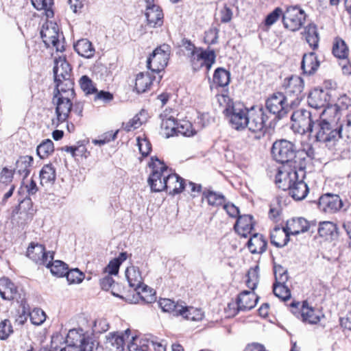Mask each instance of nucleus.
Segmentation results:
<instances>
[{"label": "nucleus", "mask_w": 351, "mask_h": 351, "mask_svg": "<svg viewBox=\"0 0 351 351\" xmlns=\"http://www.w3.org/2000/svg\"><path fill=\"white\" fill-rule=\"evenodd\" d=\"M271 152L277 162L287 165L290 169H306L315 156L311 145L297 150L294 143L285 139L276 141Z\"/></svg>", "instance_id": "f257e3e1"}, {"label": "nucleus", "mask_w": 351, "mask_h": 351, "mask_svg": "<svg viewBox=\"0 0 351 351\" xmlns=\"http://www.w3.org/2000/svg\"><path fill=\"white\" fill-rule=\"evenodd\" d=\"M305 169H290L287 172L279 171L275 182L279 189L289 190V195L295 200L304 199L308 193V188L304 181Z\"/></svg>", "instance_id": "f03ea898"}, {"label": "nucleus", "mask_w": 351, "mask_h": 351, "mask_svg": "<svg viewBox=\"0 0 351 351\" xmlns=\"http://www.w3.org/2000/svg\"><path fill=\"white\" fill-rule=\"evenodd\" d=\"M221 97L223 99L221 106L223 108L222 113L224 121L231 129L237 132L245 130L250 109L243 104L234 101L227 94L221 93Z\"/></svg>", "instance_id": "7ed1b4c3"}, {"label": "nucleus", "mask_w": 351, "mask_h": 351, "mask_svg": "<svg viewBox=\"0 0 351 351\" xmlns=\"http://www.w3.org/2000/svg\"><path fill=\"white\" fill-rule=\"evenodd\" d=\"M148 167L151 169L147 179L148 184L152 192H161L167 189V183L165 180L167 175L171 171L169 168L162 160L157 157H152L148 163Z\"/></svg>", "instance_id": "20e7f679"}, {"label": "nucleus", "mask_w": 351, "mask_h": 351, "mask_svg": "<svg viewBox=\"0 0 351 351\" xmlns=\"http://www.w3.org/2000/svg\"><path fill=\"white\" fill-rule=\"evenodd\" d=\"M40 36L47 48L55 49L61 53L65 51V40L56 23L46 21L42 26Z\"/></svg>", "instance_id": "39448f33"}, {"label": "nucleus", "mask_w": 351, "mask_h": 351, "mask_svg": "<svg viewBox=\"0 0 351 351\" xmlns=\"http://www.w3.org/2000/svg\"><path fill=\"white\" fill-rule=\"evenodd\" d=\"M339 134L338 128L332 127L327 120L319 117L309 136L314 138L316 142H322L326 146H330L338 141Z\"/></svg>", "instance_id": "423d86ee"}, {"label": "nucleus", "mask_w": 351, "mask_h": 351, "mask_svg": "<svg viewBox=\"0 0 351 351\" xmlns=\"http://www.w3.org/2000/svg\"><path fill=\"white\" fill-rule=\"evenodd\" d=\"M171 51L169 45L162 44L157 47L147 60V69L159 75L168 64Z\"/></svg>", "instance_id": "0eeeda50"}, {"label": "nucleus", "mask_w": 351, "mask_h": 351, "mask_svg": "<svg viewBox=\"0 0 351 351\" xmlns=\"http://www.w3.org/2000/svg\"><path fill=\"white\" fill-rule=\"evenodd\" d=\"M247 123L245 129L247 128L250 132L254 134V138L261 139L263 138L267 131L266 122L268 117L262 108L255 110L252 107L247 114Z\"/></svg>", "instance_id": "6e6552de"}, {"label": "nucleus", "mask_w": 351, "mask_h": 351, "mask_svg": "<svg viewBox=\"0 0 351 351\" xmlns=\"http://www.w3.org/2000/svg\"><path fill=\"white\" fill-rule=\"evenodd\" d=\"M282 88L285 90L284 96L289 101L290 106H298L303 98V80L296 75H292L284 80Z\"/></svg>", "instance_id": "1a4fd4ad"}, {"label": "nucleus", "mask_w": 351, "mask_h": 351, "mask_svg": "<svg viewBox=\"0 0 351 351\" xmlns=\"http://www.w3.org/2000/svg\"><path fill=\"white\" fill-rule=\"evenodd\" d=\"M317 119L312 115L310 111L303 108L298 109L294 111L291 117L293 122L292 129L295 132L301 134H310Z\"/></svg>", "instance_id": "9d476101"}, {"label": "nucleus", "mask_w": 351, "mask_h": 351, "mask_svg": "<svg viewBox=\"0 0 351 351\" xmlns=\"http://www.w3.org/2000/svg\"><path fill=\"white\" fill-rule=\"evenodd\" d=\"M66 342V346L78 347L80 351H93L94 342L87 332L82 328H73L69 330Z\"/></svg>", "instance_id": "9b49d317"}, {"label": "nucleus", "mask_w": 351, "mask_h": 351, "mask_svg": "<svg viewBox=\"0 0 351 351\" xmlns=\"http://www.w3.org/2000/svg\"><path fill=\"white\" fill-rule=\"evenodd\" d=\"M305 12L298 6H289L282 14V23L286 29L292 32L299 30L306 20Z\"/></svg>", "instance_id": "f8f14e48"}, {"label": "nucleus", "mask_w": 351, "mask_h": 351, "mask_svg": "<svg viewBox=\"0 0 351 351\" xmlns=\"http://www.w3.org/2000/svg\"><path fill=\"white\" fill-rule=\"evenodd\" d=\"M265 107L267 111L276 115L278 119L285 117L291 108L289 101L281 93H276L271 95L265 101Z\"/></svg>", "instance_id": "ddd939ff"}, {"label": "nucleus", "mask_w": 351, "mask_h": 351, "mask_svg": "<svg viewBox=\"0 0 351 351\" xmlns=\"http://www.w3.org/2000/svg\"><path fill=\"white\" fill-rule=\"evenodd\" d=\"M75 97H65L53 95L52 103L56 106V121H53V124L56 126L66 121L71 114L73 108V101Z\"/></svg>", "instance_id": "4468645a"}, {"label": "nucleus", "mask_w": 351, "mask_h": 351, "mask_svg": "<svg viewBox=\"0 0 351 351\" xmlns=\"http://www.w3.org/2000/svg\"><path fill=\"white\" fill-rule=\"evenodd\" d=\"M52 254L55 252L47 251L44 245L35 242H31L26 251V256L38 267L48 265Z\"/></svg>", "instance_id": "2eb2a0df"}, {"label": "nucleus", "mask_w": 351, "mask_h": 351, "mask_svg": "<svg viewBox=\"0 0 351 351\" xmlns=\"http://www.w3.org/2000/svg\"><path fill=\"white\" fill-rule=\"evenodd\" d=\"M215 61V54L213 50L199 47L190 56L189 62L193 69L198 70L206 66L209 71Z\"/></svg>", "instance_id": "dca6fc26"}, {"label": "nucleus", "mask_w": 351, "mask_h": 351, "mask_svg": "<svg viewBox=\"0 0 351 351\" xmlns=\"http://www.w3.org/2000/svg\"><path fill=\"white\" fill-rule=\"evenodd\" d=\"M162 77L161 75H154L152 71L139 72L135 76L133 90L137 94L147 93L152 90L154 82L157 81L159 83Z\"/></svg>", "instance_id": "f3484780"}, {"label": "nucleus", "mask_w": 351, "mask_h": 351, "mask_svg": "<svg viewBox=\"0 0 351 351\" xmlns=\"http://www.w3.org/2000/svg\"><path fill=\"white\" fill-rule=\"evenodd\" d=\"M343 206L341 199L338 195L326 193L322 195L318 202L319 208L325 213H335Z\"/></svg>", "instance_id": "a211bd4d"}, {"label": "nucleus", "mask_w": 351, "mask_h": 351, "mask_svg": "<svg viewBox=\"0 0 351 351\" xmlns=\"http://www.w3.org/2000/svg\"><path fill=\"white\" fill-rule=\"evenodd\" d=\"M0 297L8 302L18 300L21 298L18 287L8 278H0Z\"/></svg>", "instance_id": "6ab92c4d"}, {"label": "nucleus", "mask_w": 351, "mask_h": 351, "mask_svg": "<svg viewBox=\"0 0 351 351\" xmlns=\"http://www.w3.org/2000/svg\"><path fill=\"white\" fill-rule=\"evenodd\" d=\"M145 16L146 24L149 27L156 28L163 25V11L158 5H146Z\"/></svg>", "instance_id": "aec40b11"}, {"label": "nucleus", "mask_w": 351, "mask_h": 351, "mask_svg": "<svg viewBox=\"0 0 351 351\" xmlns=\"http://www.w3.org/2000/svg\"><path fill=\"white\" fill-rule=\"evenodd\" d=\"M53 66L54 81L72 77V68L66 61L65 56H59L55 59Z\"/></svg>", "instance_id": "412c9836"}, {"label": "nucleus", "mask_w": 351, "mask_h": 351, "mask_svg": "<svg viewBox=\"0 0 351 351\" xmlns=\"http://www.w3.org/2000/svg\"><path fill=\"white\" fill-rule=\"evenodd\" d=\"M165 178L167 189L164 191H167L171 195H176L182 193L185 189V180L177 173L173 172L171 169Z\"/></svg>", "instance_id": "4be33fe9"}, {"label": "nucleus", "mask_w": 351, "mask_h": 351, "mask_svg": "<svg viewBox=\"0 0 351 351\" xmlns=\"http://www.w3.org/2000/svg\"><path fill=\"white\" fill-rule=\"evenodd\" d=\"M55 88L53 95L75 97L74 82L73 77L61 79L60 81H54Z\"/></svg>", "instance_id": "5701e85b"}, {"label": "nucleus", "mask_w": 351, "mask_h": 351, "mask_svg": "<svg viewBox=\"0 0 351 351\" xmlns=\"http://www.w3.org/2000/svg\"><path fill=\"white\" fill-rule=\"evenodd\" d=\"M258 297L254 292L243 291L238 296L237 303L239 309L241 311H246L252 309L257 304Z\"/></svg>", "instance_id": "b1692460"}, {"label": "nucleus", "mask_w": 351, "mask_h": 351, "mask_svg": "<svg viewBox=\"0 0 351 351\" xmlns=\"http://www.w3.org/2000/svg\"><path fill=\"white\" fill-rule=\"evenodd\" d=\"M319 66V61L314 52L304 53L301 62V69L303 74L311 75L314 74Z\"/></svg>", "instance_id": "393cba45"}, {"label": "nucleus", "mask_w": 351, "mask_h": 351, "mask_svg": "<svg viewBox=\"0 0 351 351\" xmlns=\"http://www.w3.org/2000/svg\"><path fill=\"white\" fill-rule=\"evenodd\" d=\"M253 217L250 215L239 216L234 225L235 230L241 236L246 237L254 228Z\"/></svg>", "instance_id": "a878e982"}, {"label": "nucleus", "mask_w": 351, "mask_h": 351, "mask_svg": "<svg viewBox=\"0 0 351 351\" xmlns=\"http://www.w3.org/2000/svg\"><path fill=\"white\" fill-rule=\"evenodd\" d=\"M177 125L178 121L175 117L166 114L162 115L161 133L166 138L177 135Z\"/></svg>", "instance_id": "bb28decb"}, {"label": "nucleus", "mask_w": 351, "mask_h": 351, "mask_svg": "<svg viewBox=\"0 0 351 351\" xmlns=\"http://www.w3.org/2000/svg\"><path fill=\"white\" fill-rule=\"evenodd\" d=\"M327 97V93L324 90L315 89L308 97V104L315 109L325 108L328 104Z\"/></svg>", "instance_id": "cd10ccee"}, {"label": "nucleus", "mask_w": 351, "mask_h": 351, "mask_svg": "<svg viewBox=\"0 0 351 351\" xmlns=\"http://www.w3.org/2000/svg\"><path fill=\"white\" fill-rule=\"evenodd\" d=\"M289 232L287 228H275L271 232V243L277 247H282L289 241Z\"/></svg>", "instance_id": "c85d7f7f"}, {"label": "nucleus", "mask_w": 351, "mask_h": 351, "mask_svg": "<svg viewBox=\"0 0 351 351\" xmlns=\"http://www.w3.org/2000/svg\"><path fill=\"white\" fill-rule=\"evenodd\" d=\"M318 233L326 240L333 241L338 237V228L335 223L331 221L319 223Z\"/></svg>", "instance_id": "c756f323"}, {"label": "nucleus", "mask_w": 351, "mask_h": 351, "mask_svg": "<svg viewBox=\"0 0 351 351\" xmlns=\"http://www.w3.org/2000/svg\"><path fill=\"white\" fill-rule=\"evenodd\" d=\"M252 254H262L266 250L267 241L262 234L254 233L247 242Z\"/></svg>", "instance_id": "7c9ffc66"}, {"label": "nucleus", "mask_w": 351, "mask_h": 351, "mask_svg": "<svg viewBox=\"0 0 351 351\" xmlns=\"http://www.w3.org/2000/svg\"><path fill=\"white\" fill-rule=\"evenodd\" d=\"M74 49L80 56L85 58H93L95 53V49L92 43L86 38L77 40L74 45Z\"/></svg>", "instance_id": "2f4dec72"}, {"label": "nucleus", "mask_w": 351, "mask_h": 351, "mask_svg": "<svg viewBox=\"0 0 351 351\" xmlns=\"http://www.w3.org/2000/svg\"><path fill=\"white\" fill-rule=\"evenodd\" d=\"M286 228L290 234L297 235L308 230V222L302 217L292 219L287 221Z\"/></svg>", "instance_id": "473e14b6"}, {"label": "nucleus", "mask_w": 351, "mask_h": 351, "mask_svg": "<svg viewBox=\"0 0 351 351\" xmlns=\"http://www.w3.org/2000/svg\"><path fill=\"white\" fill-rule=\"evenodd\" d=\"M303 35L306 43L313 49L318 47L319 36L317 26L315 24L310 23L304 27Z\"/></svg>", "instance_id": "72a5a7b5"}, {"label": "nucleus", "mask_w": 351, "mask_h": 351, "mask_svg": "<svg viewBox=\"0 0 351 351\" xmlns=\"http://www.w3.org/2000/svg\"><path fill=\"white\" fill-rule=\"evenodd\" d=\"M125 276L130 286L134 289L139 288L140 285L143 284L141 272L137 267L130 266L127 267Z\"/></svg>", "instance_id": "f704fd0d"}, {"label": "nucleus", "mask_w": 351, "mask_h": 351, "mask_svg": "<svg viewBox=\"0 0 351 351\" xmlns=\"http://www.w3.org/2000/svg\"><path fill=\"white\" fill-rule=\"evenodd\" d=\"M147 113L146 110H141L132 119L128 122L123 123V128L126 132L139 128L144 123L147 121Z\"/></svg>", "instance_id": "c9c22d12"}, {"label": "nucleus", "mask_w": 351, "mask_h": 351, "mask_svg": "<svg viewBox=\"0 0 351 351\" xmlns=\"http://www.w3.org/2000/svg\"><path fill=\"white\" fill-rule=\"evenodd\" d=\"M179 316H182L184 319L189 321H199L202 319L204 313L201 309L186 306L184 302Z\"/></svg>", "instance_id": "e433bc0d"}, {"label": "nucleus", "mask_w": 351, "mask_h": 351, "mask_svg": "<svg viewBox=\"0 0 351 351\" xmlns=\"http://www.w3.org/2000/svg\"><path fill=\"white\" fill-rule=\"evenodd\" d=\"M54 254H52L51 259L49 258V263L48 265H45L44 267L50 269L51 273L57 277H63L65 276L68 265L62 261H53Z\"/></svg>", "instance_id": "4c0bfd02"}, {"label": "nucleus", "mask_w": 351, "mask_h": 351, "mask_svg": "<svg viewBox=\"0 0 351 351\" xmlns=\"http://www.w3.org/2000/svg\"><path fill=\"white\" fill-rule=\"evenodd\" d=\"M184 302H177L168 299L161 298L159 300V306L164 312H168L175 316H179L181 307Z\"/></svg>", "instance_id": "58836bf2"}, {"label": "nucleus", "mask_w": 351, "mask_h": 351, "mask_svg": "<svg viewBox=\"0 0 351 351\" xmlns=\"http://www.w3.org/2000/svg\"><path fill=\"white\" fill-rule=\"evenodd\" d=\"M34 162V158L31 156H21L16 161V169L19 174L27 178L30 173V168Z\"/></svg>", "instance_id": "ea45409f"}, {"label": "nucleus", "mask_w": 351, "mask_h": 351, "mask_svg": "<svg viewBox=\"0 0 351 351\" xmlns=\"http://www.w3.org/2000/svg\"><path fill=\"white\" fill-rule=\"evenodd\" d=\"M40 184H52L56 178V168L51 164L45 165L40 171Z\"/></svg>", "instance_id": "a19ab883"}, {"label": "nucleus", "mask_w": 351, "mask_h": 351, "mask_svg": "<svg viewBox=\"0 0 351 351\" xmlns=\"http://www.w3.org/2000/svg\"><path fill=\"white\" fill-rule=\"evenodd\" d=\"M348 53V47L345 41L339 37L335 38L332 45V54L339 59H345Z\"/></svg>", "instance_id": "79ce46f5"}, {"label": "nucleus", "mask_w": 351, "mask_h": 351, "mask_svg": "<svg viewBox=\"0 0 351 351\" xmlns=\"http://www.w3.org/2000/svg\"><path fill=\"white\" fill-rule=\"evenodd\" d=\"M14 214H25V218L32 219L34 214L33 209V203L29 197L23 199L19 206L14 210Z\"/></svg>", "instance_id": "37998d69"}, {"label": "nucleus", "mask_w": 351, "mask_h": 351, "mask_svg": "<svg viewBox=\"0 0 351 351\" xmlns=\"http://www.w3.org/2000/svg\"><path fill=\"white\" fill-rule=\"evenodd\" d=\"M301 317L304 322L311 324H315L320 321L319 315L315 314V310L308 306L307 302H304L301 306Z\"/></svg>", "instance_id": "c03bdc74"}, {"label": "nucleus", "mask_w": 351, "mask_h": 351, "mask_svg": "<svg viewBox=\"0 0 351 351\" xmlns=\"http://www.w3.org/2000/svg\"><path fill=\"white\" fill-rule=\"evenodd\" d=\"M134 290L137 292L140 298L145 303H152L156 300V291L144 283L140 285L139 288H136Z\"/></svg>", "instance_id": "a18cd8bd"}, {"label": "nucleus", "mask_w": 351, "mask_h": 351, "mask_svg": "<svg viewBox=\"0 0 351 351\" xmlns=\"http://www.w3.org/2000/svg\"><path fill=\"white\" fill-rule=\"evenodd\" d=\"M54 152V144L51 139L43 141L36 148L37 155L41 159L48 158Z\"/></svg>", "instance_id": "49530a36"}, {"label": "nucleus", "mask_w": 351, "mask_h": 351, "mask_svg": "<svg viewBox=\"0 0 351 351\" xmlns=\"http://www.w3.org/2000/svg\"><path fill=\"white\" fill-rule=\"evenodd\" d=\"M78 82L80 88L86 95H95L97 91L96 84L88 75H82Z\"/></svg>", "instance_id": "de8ad7c7"}, {"label": "nucleus", "mask_w": 351, "mask_h": 351, "mask_svg": "<svg viewBox=\"0 0 351 351\" xmlns=\"http://www.w3.org/2000/svg\"><path fill=\"white\" fill-rule=\"evenodd\" d=\"M33 6L38 10H44L47 18L53 16V0H31Z\"/></svg>", "instance_id": "09e8293b"}, {"label": "nucleus", "mask_w": 351, "mask_h": 351, "mask_svg": "<svg viewBox=\"0 0 351 351\" xmlns=\"http://www.w3.org/2000/svg\"><path fill=\"white\" fill-rule=\"evenodd\" d=\"M107 343L116 351H121L125 345L124 335L119 332L110 333L107 337Z\"/></svg>", "instance_id": "8fccbe9b"}, {"label": "nucleus", "mask_w": 351, "mask_h": 351, "mask_svg": "<svg viewBox=\"0 0 351 351\" xmlns=\"http://www.w3.org/2000/svg\"><path fill=\"white\" fill-rule=\"evenodd\" d=\"M195 130L192 123L188 120H180L177 125V135H182L184 136L190 137L195 134Z\"/></svg>", "instance_id": "3c124183"}, {"label": "nucleus", "mask_w": 351, "mask_h": 351, "mask_svg": "<svg viewBox=\"0 0 351 351\" xmlns=\"http://www.w3.org/2000/svg\"><path fill=\"white\" fill-rule=\"evenodd\" d=\"M137 145L138 147L139 152L143 158H145L149 155L152 150V143L149 140L143 135V136H138L136 138Z\"/></svg>", "instance_id": "603ef678"}, {"label": "nucleus", "mask_w": 351, "mask_h": 351, "mask_svg": "<svg viewBox=\"0 0 351 351\" xmlns=\"http://www.w3.org/2000/svg\"><path fill=\"white\" fill-rule=\"evenodd\" d=\"M14 333V328L9 319L0 322V340H7Z\"/></svg>", "instance_id": "864d4df0"}, {"label": "nucleus", "mask_w": 351, "mask_h": 351, "mask_svg": "<svg viewBox=\"0 0 351 351\" xmlns=\"http://www.w3.org/2000/svg\"><path fill=\"white\" fill-rule=\"evenodd\" d=\"M273 292L276 297L283 301H287L291 298V291L285 284H274Z\"/></svg>", "instance_id": "5fc2aeb1"}, {"label": "nucleus", "mask_w": 351, "mask_h": 351, "mask_svg": "<svg viewBox=\"0 0 351 351\" xmlns=\"http://www.w3.org/2000/svg\"><path fill=\"white\" fill-rule=\"evenodd\" d=\"M65 276L69 284H79L84 280V274L77 268L72 269L68 268Z\"/></svg>", "instance_id": "6e6d98bb"}, {"label": "nucleus", "mask_w": 351, "mask_h": 351, "mask_svg": "<svg viewBox=\"0 0 351 351\" xmlns=\"http://www.w3.org/2000/svg\"><path fill=\"white\" fill-rule=\"evenodd\" d=\"M221 206H223V210L226 214L234 219H237L239 216V208L232 203L226 202L225 197L221 194Z\"/></svg>", "instance_id": "4d7b16f0"}, {"label": "nucleus", "mask_w": 351, "mask_h": 351, "mask_svg": "<svg viewBox=\"0 0 351 351\" xmlns=\"http://www.w3.org/2000/svg\"><path fill=\"white\" fill-rule=\"evenodd\" d=\"M246 285L248 288L254 290L258 282V266L250 268L247 275Z\"/></svg>", "instance_id": "13d9d810"}, {"label": "nucleus", "mask_w": 351, "mask_h": 351, "mask_svg": "<svg viewBox=\"0 0 351 351\" xmlns=\"http://www.w3.org/2000/svg\"><path fill=\"white\" fill-rule=\"evenodd\" d=\"M29 317L33 324L39 326L45 321L46 315L41 308H34L29 313Z\"/></svg>", "instance_id": "bf43d9fd"}, {"label": "nucleus", "mask_w": 351, "mask_h": 351, "mask_svg": "<svg viewBox=\"0 0 351 351\" xmlns=\"http://www.w3.org/2000/svg\"><path fill=\"white\" fill-rule=\"evenodd\" d=\"M284 14L282 8L277 7L271 13H269L265 19L264 23L267 27H270L274 25L280 16L282 17Z\"/></svg>", "instance_id": "052dcab7"}, {"label": "nucleus", "mask_w": 351, "mask_h": 351, "mask_svg": "<svg viewBox=\"0 0 351 351\" xmlns=\"http://www.w3.org/2000/svg\"><path fill=\"white\" fill-rule=\"evenodd\" d=\"M114 95L106 90H98L95 93L94 101H101L104 105L110 104L114 100Z\"/></svg>", "instance_id": "680f3d73"}, {"label": "nucleus", "mask_w": 351, "mask_h": 351, "mask_svg": "<svg viewBox=\"0 0 351 351\" xmlns=\"http://www.w3.org/2000/svg\"><path fill=\"white\" fill-rule=\"evenodd\" d=\"M338 130L340 132L339 138H345L346 140L351 141V112L347 116L346 123Z\"/></svg>", "instance_id": "e2e57ef3"}, {"label": "nucleus", "mask_w": 351, "mask_h": 351, "mask_svg": "<svg viewBox=\"0 0 351 351\" xmlns=\"http://www.w3.org/2000/svg\"><path fill=\"white\" fill-rule=\"evenodd\" d=\"M276 283L286 284L289 279L287 270L282 266H278L275 269Z\"/></svg>", "instance_id": "0e129e2a"}, {"label": "nucleus", "mask_w": 351, "mask_h": 351, "mask_svg": "<svg viewBox=\"0 0 351 351\" xmlns=\"http://www.w3.org/2000/svg\"><path fill=\"white\" fill-rule=\"evenodd\" d=\"M235 8L233 4L225 5L221 12V22H230L233 16V10Z\"/></svg>", "instance_id": "69168bd1"}, {"label": "nucleus", "mask_w": 351, "mask_h": 351, "mask_svg": "<svg viewBox=\"0 0 351 351\" xmlns=\"http://www.w3.org/2000/svg\"><path fill=\"white\" fill-rule=\"evenodd\" d=\"M120 265V262L114 258L109 262L106 267H104V273L110 275H117L119 273Z\"/></svg>", "instance_id": "338daca9"}, {"label": "nucleus", "mask_w": 351, "mask_h": 351, "mask_svg": "<svg viewBox=\"0 0 351 351\" xmlns=\"http://www.w3.org/2000/svg\"><path fill=\"white\" fill-rule=\"evenodd\" d=\"M203 199H206L210 206H217L219 195L210 190H206L203 193Z\"/></svg>", "instance_id": "774afa93"}]
</instances>
